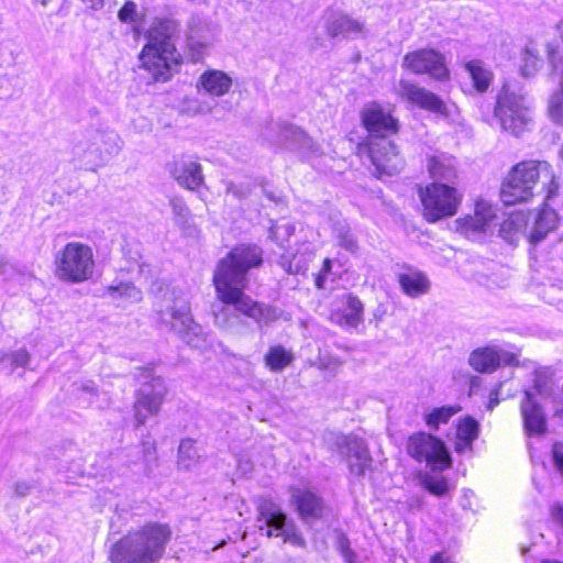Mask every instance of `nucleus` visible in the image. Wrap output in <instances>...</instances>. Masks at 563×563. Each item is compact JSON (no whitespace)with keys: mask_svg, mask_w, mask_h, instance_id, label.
I'll return each instance as SVG.
<instances>
[{"mask_svg":"<svg viewBox=\"0 0 563 563\" xmlns=\"http://www.w3.org/2000/svg\"><path fill=\"white\" fill-rule=\"evenodd\" d=\"M262 262L263 252L260 246L238 245L218 263L213 285L219 300L234 305L236 310L257 322L269 323L279 317L278 311L273 307L254 302L243 292L247 282L246 273L253 267H258Z\"/></svg>","mask_w":563,"mask_h":563,"instance_id":"1","label":"nucleus"},{"mask_svg":"<svg viewBox=\"0 0 563 563\" xmlns=\"http://www.w3.org/2000/svg\"><path fill=\"white\" fill-rule=\"evenodd\" d=\"M180 24L175 19H154L145 32L146 44L140 53L141 68L154 81H167L177 71L181 56L176 49Z\"/></svg>","mask_w":563,"mask_h":563,"instance_id":"2","label":"nucleus"},{"mask_svg":"<svg viewBox=\"0 0 563 563\" xmlns=\"http://www.w3.org/2000/svg\"><path fill=\"white\" fill-rule=\"evenodd\" d=\"M539 183L545 192V201L556 197L559 183L553 167L548 162H520L509 170L505 178L500 199L508 206L528 202L534 196V188Z\"/></svg>","mask_w":563,"mask_h":563,"instance_id":"3","label":"nucleus"},{"mask_svg":"<svg viewBox=\"0 0 563 563\" xmlns=\"http://www.w3.org/2000/svg\"><path fill=\"white\" fill-rule=\"evenodd\" d=\"M170 537L172 531L166 525H145L115 542L109 551V560L111 563H156Z\"/></svg>","mask_w":563,"mask_h":563,"instance_id":"4","label":"nucleus"},{"mask_svg":"<svg viewBox=\"0 0 563 563\" xmlns=\"http://www.w3.org/2000/svg\"><path fill=\"white\" fill-rule=\"evenodd\" d=\"M494 114L501 129L515 136L529 131L533 124V107L530 98L512 82L504 84L497 96Z\"/></svg>","mask_w":563,"mask_h":563,"instance_id":"5","label":"nucleus"},{"mask_svg":"<svg viewBox=\"0 0 563 563\" xmlns=\"http://www.w3.org/2000/svg\"><path fill=\"white\" fill-rule=\"evenodd\" d=\"M157 313L162 323L168 325L188 345L200 347L205 342L201 327L191 317L188 301L175 291L166 292L157 302Z\"/></svg>","mask_w":563,"mask_h":563,"instance_id":"6","label":"nucleus"},{"mask_svg":"<svg viewBox=\"0 0 563 563\" xmlns=\"http://www.w3.org/2000/svg\"><path fill=\"white\" fill-rule=\"evenodd\" d=\"M55 276L73 284L90 279L95 271L92 249L81 242H68L54 256Z\"/></svg>","mask_w":563,"mask_h":563,"instance_id":"7","label":"nucleus"},{"mask_svg":"<svg viewBox=\"0 0 563 563\" xmlns=\"http://www.w3.org/2000/svg\"><path fill=\"white\" fill-rule=\"evenodd\" d=\"M419 197L424 219L434 223L456 214L463 200V192L455 185L433 181L419 189Z\"/></svg>","mask_w":563,"mask_h":563,"instance_id":"8","label":"nucleus"},{"mask_svg":"<svg viewBox=\"0 0 563 563\" xmlns=\"http://www.w3.org/2000/svg\"><path fill=\"white\" fill-rule=\"evenodd\" d=\"M407 452L417 462H424L434 471L451 466V457L442 440L426 432L409 437Z\"/></svg>","mask_w":563,"mask_h":563,"instance_id":"9","label":"nucleus"},{"mask_svg":"<svg viewBox=\"0 0 563 563\" xmlns=\"http://www.w3.org/2000/svg\"><path fill=\"white\" fill-rule=\"evenodd\" d=\"M258 510V529L265 530L266 537H283L284 542L288 541L296 545L303 544L302 537L277 505L264 501L260 505Z\"/></svg>","mask_w":563,"mask_h":563,"instance_id":"10","label":"nucleus"},{"mask_svg":"<svg viewBox=\"0 0 563 563\" xmlns=\"http://www.w3.org/2000/svg\"><path fill=\"white\" fill-rule=\"evenodd\" d=\"M137 391L134 402V420L137 427L145 424L151 416L158 413L164 401L167 388L163 378L148 375Z\"/></svg>","mask_w":563,"mask_h":563,"instance_id":"11","label":"nucleus"},{"mask_svg":"<svg viewBox=\"0 0 563 563\" xmlns=\"http://www.w3.org/2000/svg\"><path fill=\"white\" fill-rule=\"evenodd\" d=\"M402 67L415 74H428L438 80L449 77L443 55L434 49H418L406 54Z\"/></svg>","mask_w":563,"mask_h":563,"instance_id":"12","label":"nucleus"},{"mask_svg":"<svg viewBox=\"0 0 563 563\" xmlns=\"http://www.w3.org/2000/svg\"><path fill=\"white\" fill-rule=\"evenodd\" d=\"M333 450L342 455L349 463L352 474L361 476L371 465L368 450L364 442L352 435H335Z\"/></svg>","mask_w":563,"mask_h":563,"instance_id":"13","label":"nucleus"},{"mask_svg":"<svg viewBox=\"0 0 563 563\" xmlns=\"http://www.w3.org/2000/svg\"><path fill=\"white\" fill-rule=\"evenodd\" d=\"M369 157L379 175H394L404 168V159L396 145L382 137L368 142Z\"/></svg>","mask_w":563,"mask_h":563,"instance_id":"14","label":"nucleus"},{"mask_svg":"<svg viewBox=\"0 0 563 563\" xmlns=\"http://www.w3.org/2000/svg\"><path fill=\"white\" fill-rule=\"evenodd\" d=\"M468 364L476 372L493 373L500 365L517 364V355L501 349L485 346L471 353Z\"/></svg>","mask_w":563,"mask_h":563,"instance_id":"15","label":"nucleus"},{"mask_svg":"<svg viewBox=\"0 0 563 563\" xmlns=\"http://www.w3.org/2000/svg\"><path fill=\"white\" fill-rule=\"evenodd\" d=\"M457 224L465 234L487 233L497 225L496 209L485 200H478L474 213L459 219Z\"/></svg>","mask_w":563,"mask_h":563,"instance_id":"16","label":"nucleus"},{"mask_svg":"<svg viewBox=\"0 0 563 563\" xmlns=\"http://www.w3.org/2000/svg\"><path fill=\"white\" fill-rule=\"evenodd\" d=\"M362 120L371 134L369 141L386 137L397 131L396 120L377 106L363 111Z\"/></svg>","mask_w":563,"mask_h":563,"instance_id":"17","label":"nucleus"},{"mask_svg":"<svg viewBox=\"0 0 563 563\" xmlns=\"http://www.w3.org/2000/svg\"><path fill=\"white\" fill-rule=\"evenodd\" d=\"M523 427L529 435H540L547 430V420L542 408L533 399L531 391H525L520 406Z\"/></svg>","mask_w":563,"mask_h":563,"instance_id":"18","label":"nucleus"},{"mask_svg":"<svg viewBox=\"0 0 563 563\" xmlns=\"http://www.w3.org/2000/svg\"><path fill=\"white\" fill-rule=\"evenodd\" d=\"M328 35L334 37H357L365 35L366 26L362 20L354 19L349 14L335 13L329 20L327 25Z\"/></svg>","mask_w":563,"mask_h":563,"instance_id":"19","label":"nucleus"},{"mask_svg":"<svg viewBox=\"0 0 563 563\" xmlns=\"http://www.w3.org/2000/svg\"><path fill=\"white\" fill-rule=\"evenodd\" d=\"M402 96L411 103L438 113H443L445 106L442 100L431 91L418 87L413 84L401 81L400 82Z\"/></svg>","mask_w":563,"mask_h":563,"instance_id":"20","label":"nucleus"},{"mask_svg":"<svg viewBox=\"0 0 563 563\" xmlns=\"http://www.w3.org/2000/svg\"><path fill=\"white\" fill-rule=\"evenodd\" d=\"M559 222L556 212L548 207L542 208L533 216V221L529 224L527 239L531 244L542 241L549 232L553 231Z\"/></svg>","mask_w":563,"mask_h":563,"instance_id":"21","label":"nucleus"},{"mask_svg":"<svg viewBox=\"0 0 563 563\" xmlns=\"http://www.w3.org/2000/svg\"><path fill=\"white\" fill-rule=\"evenodd\" d=\"M427 168L434 181L455 185L457 169L456 162L452 156L445 154L430 156L427 161Z\"/></svg>","mask_w":563,"mask_h":563,"instance_id":"22","label":"nucleus"},{"mask_svg":"<svg viewBox=\"0 0 563 563\" xmlns=\"http://www.w3.org/2000/svg\"><path fill=\"white\" fill-rule=\"evenodd\" d=\"M73 156L80 166L87 169H93L107 163L101 154V146L95 144L92 134L74 146Z\"/></svg>","mask_w":563,"mask_h":563,"instance_id":"23","label":"nucleus"},{"mask_svg":"<svg viewBox=\"0 0 563 563\" xmlns=\"http://www.w3.org/2000/svg\"><path fill=\"white\" fill-rule=\"evenodd\" d=\"M232 78L222 70L210 69L203 71L198 80L197 88L213 97H222L232 88Z\"/></svg>","mask_w":563,"mask_h":563,"instance_id":"24","label":"nucleus"},{"mask_svg":"<svg viewBox=\"0 0 563 563\" xmlns=\"http://www.w3.org/2000/svg\"><path fill=\"white\" fill-rule=\"evenodd\" d=\"M277 128L279 132L278 142L285 146L312 153L318 151L312 140L301 129L288 123L277 124Z\"/></svg>","mask_w":563,"mask_h":563,"instance_id":"25","label":"nucleus"},{"mask_svg":"<svg viewBox=\"0 0 563 563\" xmlns=\"http://www.w3.org/2000/svg\"><path fill=\"white\" fill-rule=\"evenodd\" d=\"M292 500L297 506L300 517L305 521L317 519L322 514V501L314 493L308 489H295Z\"/></svg>","mask_w":563,"mask_h":563,"instance_id":"26","label":"nucleus"},{"mask_svg":"<svg viewBox=\"0 0 563 563\" xmlns=\"http://www.w3.org/2000/svg\"><path fill=\"white\" fill-rule=\"evenodd\" d=\"M172 173L177 183L189 190L197 189L203 181L201 165L194 161L176 163Z\"/></svg>","mask_w":563,"mask_h":563,"instance_id":"27","label":"nucleus"},{"mask_svg":"<svg viewBox=\"0 0 563 563\" xmlns=\"http://www.w3.org/2000/svg\"><path fill=\"white\" fill-rule=\"evenodd\" d=\"M478 422L470 416L461 418L456 426L454 449L459 453L471 452L473 442L478 438Z\"/></svg>","mask_w":563,"mask_h":563,"instance_id":"28","label":"nucleus"},{"mask_svg":"<svg viewBox=\"0 0 563 563\" xmlns=\"http://www.w3.org/2000/svg\"><path fill=\"white\" fill-rule=\"evenodd\" d=\"M402 291L412 298L424 295L430 289L429 278L421 272L410 271L402 273L398 277Z\"/></svg>","mask_w":563,"mask_h":563,"instance_id":"29","label":"nucleus"},{"mask_svg":"<svg viewBox=\"0 0 563 563\" xmlns=\"http://www.w3.org/2000/svg\"><path fill=\"white\" fill-rule=\"evenodd\" d=\"M529 223L527 216L522 212L511 213L501 224L500 234L505 240L514 242L522 233L527 236Z\"/></svg>","mask_w":563,"mask_h":563,"instance_id":"30","label":"nucleus"},{"mask_svg":"<svg viewBox=\"0 0 563 563\" xmlns=\"http://www.w3.org/2000/svg\"><path fill=\"white\" fill-rule=\"evenodd\" d=\"M107 295L119 306L139 302L142 300V291L130 283H120L117 286H109Z\"/></svg>","mask_w":563,"mask_h":563,"instance_id":"31","label":"nucleus"},{"mask_svg":"<svg viewBox=\"0 0 563 563\" xmlns=\"http://www.w3.org/2000/svg\"><path fill=\"white\" fill-rule=\"evenodd\" d=\"M95 144L101 146V154L106 162L117 155L121 148V139L114 131H96L92 133Z\"/></svg>","mask_w":563,"mask_h":563,"instance_id":"32","label":"nucleus"},{"mask_svg":"<svg viewBox=\"0 0 563 563\" xmlns=\"http://www.w3.org/2000/svg\"><path fill=\"white\" fill-rule=\"evenodd\" d=\"M474 87L477 91L483 92L488 89L493 81V74L487 69L481 60H471L465 64Z\"/></svg>","mask_w":563,"mask_h":563,"instance_id":"33","label":"nucleus"},{"mask_svg":"<svg viewBox=\"0 0 563 563\" xmlns=\"http://www.w3.org/2000/svg\"><path fill=\"white\" fill-rule=\"evenodd\" d=\"M292 360V353L280 345L272 346L265 355V364L273 372L283 371Z\"/></svg>","mask_w":563,"mask_h":563,"instance_id":"34","label":"nucleus"},{"mask_svg":"<svg viewBox=\"0 0 563 563\" xmlns=\"http://www.w3.org/2000/svg\"><path fill=\"white\" fill-rule=\"evenodd\" d=\"M363 303L354 296H347L345 309L342 312V324L347 328H356L363 321Z\"/></svg>","mask_w":563,"mask_h":563,"instance_id":"35","label":"nucleus"},{"mask_svg":"<svg viewBox=\"0 0 563 563\" xmlns=\"http://www.w3.org/2000/svg\"><path fill=\"white\" fill-rule=\"evenodd\" d=\"M461 410L460 406H443L434 408L424 415L426 424L437 430L441 424H445L449 420Z\"/></svg>","mask_w":563,"mask_h":563,"instance_id":"36","label":"nucleus"},{"mask_svg":"<svg viewBox=\"0 0 563 563\" xmlns=\"http://www.w3.org/2000/svg\"><path fill=\"white\" fill-rule=\"evenodd\" d=\"M200 455L192 439H184L178 448V464L189 470L199 462Z\"/></svg>","mask_w":563,"mask_h":563,"instance_id":"37","label":"nucleus"},{"mask_svg":"<svg viewBox=\"0 0 563 563\" xmlns=\"http://www.w3.org/2000/svg\"><path fill=\"white\" fill-rule=\"evenodd\" d=\"M222 305L213 307L214 323L217 327L228 330L233 324V320L238 318V311L232 303H225L220 300Z\"/></svg>","mask_w":563,"mask_h":563,"instance_id":"38","label":"nucleus"},{"mask_svg":"<svg viewBox=\"0 0 563 563\" xmlns=\"http://www.w3.org/2000/svg\"><path fill=\"white\" fill-rule=\"evenodd\" d=\"M547 112L552 122L563 124V89L549 97Z\"/></svg>","mask_w":563,"mask_h":563,"instance_id":"39","label":"nucleus"},{"mask_svg":"<svg viewBox=\"0 0 563 563\" xmlns=\"http://www.w3.org/2000/svg\"><path fill=\"white\" fill-rule=\"evenodd\" d=\"M542 65V59L536 52L527 47L522 53V65L520 66L521 75L525 77H532L537 74Z\"/></svg>","mask_w":563,"mask_h":563,"instance_id":"40","label":"nucleus"},{"mask_svg":"<svg viewBox=\"0 0 563 563\" xmlns=\"http://www.w3.org/2000/svg\"><path fill=\"white\" fill-rule=\"evenodd\" d=\"M295 227L289 222L273 224L269 229V239L276 242L279 246L286 247L285 243L294 234Z\"/></svg>","mask_w":563,"mask_h":563,"instance_id":"41","label":"nucleus"},{"mask_svg":"<svg viewBox=\"0 0 563 563\" xmlns=\"http://www.w3.org/2000/svg\"><path fill=\"white\" fill-rule=\"evenodd\" d=\"M335 240L340 247H343L350 253H355L357 250V242L351 234L350 229L341 225L335 229Z\"/></svg>","mask_w":563,"mask_h":563,"instance_id":"42","label":"nucleus"},{"mask_svg":"<svg viewBox=\"0 0 563 563\" xmlns=\"http://www.w3.org/2000/svg\"><path fill=\"white\" fill-rule=\"evenodd\" d=\"M183 110L189 115L208 114L212 111V104L208 100L192 98L185 101Z\"/></svg>","mask_w":563,"mask_h":563,"instance_id":"43","label":"nucleus"},{"mask_svg":"<svg viewBox=\"0 0 563 563\" xmlns=\"http://www.w3.org/2000/svg\"><path fill=\"white\" fill-rule=\"evenodd\" d=\"M423 485L426 489L435 496H443L448 492V483L443 477L427 476L423 479Z\"/></svg>","mask_w":563,"mask_h":563,"instance_id":"44","label":"nucleus"},{"mask_svg":"<svg viewBox=\"0 0 563 563\" xmlns=\"http://www.w3.org/2000/svg\"><path fill=\"white\" fill-rule=\"evenodd\" d=\"M8 360L13 369L16 367H26L31 361V354L26 349L22 347L8 354Z\"/></svg>","mask_w":563,"mask_h":563,"instance_id":"45","label":"nucleus"},{"mask_svg":"<svg viewBox=\"0 0 563 563\" xmlns=\"http://www.w3.org/2000/svg\"><path fill=\"white\" fill-rule=\"evenodd\" d=\"M137 5L133 1H125L118 12V19L123 23H132L136 21Z\"/></svg>","mask_w":563,"mask_h":563,"instance_id":"46","label":"nucleus"},{"mask_svg":"<svg viewBox=\"0 0 563 563\" xmlns=\"http://www.w3.org/2000/svg\"><path fill=\"white\" fill-rule=\"evenodd\" d=\"M250 187L243 184H235L233 181L225 183L227 195H232L236 199L246 198L250 195Z\"/></svg>","mask_w":563,"mask_h":563,"instance_id":"47","label":"nucleus"},{"mask_svg":"<svg viewBox=\"0 0 563 563\" xmlns=\"http://www.w3.org/2000/svg\"><path fill=\"white\" fill-rule=\"evenodd\" d=\"M552 461L558 472L563 476V442L553 445Z\"/></svg>","mask_w":563,"mask_h":563,"instance_id":"48","label":"nucleus"},{"mask_svg":"<svg viewBox=\"0 0 563 563\" xmlns=\"http://www.w3.org/2000/svg\"><path fill=\"white\" fill-rule=\"evenodd\" d=\"M331 268H332V262L331 260L329 258H325L323 261V265H322V268L319 273V275L317 276L316 278V286L318 288H323L324 287V278L327 276V274H329L331 272Z\"/></svg>","mask_w":563,"mask_h":563,"instance_id":"49","label":"nucleus"},{"mask_svg":"<svg viewBox=\"0 0 563 563\" xmlns=\"http://www.w3.org/2000/svg\"><path fill=\"white\" fill-rule=\"evenodd\" d=\"M31 485L26 482H16L13 486V490L16 496L24 497L31 493Z\"/></svg>","mask_w":563,"mask_h":563,"instance_id":"50","label":"nucleus"},{"mask_svg":"<svg viewBox=\"0 0 563 563\" xmlns=\"http://www.w3.org/2000/svg\"><path fill=\"white\" fill-rule=\"evenodd\" d=\"M499 404V399H498V390H494L490 393L489 395V402H488V409L489 410H493V408L495 406H497Z\"/></svg>","mask_w":563,"mask_h":563,"instance_id":"51","label":"nucleus"},{"mask_svg":"<svg viewBox=\"0 0 563 563\" xmlns=\"http://www.w3.org/2000/svg\"><path fill=\"white\" fill-rule=\"evenodd\" d=\"M81 1L85 2L89 8L93 9V10L100 9L103 5V0H81Z\"/></svg>","mask_w":563,"mask_h":563,"instance_id":"52","label":"nucleus"},{"mask_svg":"<svg viewBox=\"0 0 563 563\" xmlns=\"http://www.w3.org/2000/svg\"><path fill=\"white\" fill-rule=\"evenodd\" d=\"M238 467L243 474H246L252 470V463L250 461L241 460V461H239Z\"/></svg>","mask_w":563,"mask_h":563,"instance_id":"53","label":"nucleus"},{"mask_svg":"<svg viewBox=\"0 0 563 563\" xmlns=\"http://www.w3.org/2000/svg\"><path fill=\"white\" fill-rule=\"evenodd\" d=\"M430 563H451L449 560L444 559L441 553H437L431 558Z\"/></svg>","mask_w":563,"mask_h":563,"instance_id":"54","label":"nucleus"},{"mask_svg":"<svg viewBox=\"0 0 563 563\" xmlns=\"http://www.w3.org/2000/svg\"><path fill=\"white\" fill-rule=\"evenodd\" d=\"M282 265L285 267V271L288 274H297L299 272V268L298 267L294 268L291 263H289L288 265H286L285 263H282Z\"/></svg>","mask_w":563,"mask_h":563,"instance_id":"55","label":"nucleus"},{"mask_svg":"<svg viewBox=\"0 0 563 563\" xmlns=\"http://www.w3.org/2000/svg\"><path fill=\"white\" fill-rule=\"evenodd\" d=\"M5 360H8V354L0 351V362H4Z\"/></svg>","mask_w":563,"mask_h":563,"instance_id":"56","label":"nucleus"},{"mask_svg":"<svg viewBox=\"0 0 563 563\" xmlns=\"http://www.w3.org/2000/svg\"><path fill=\"white\" fill-rule=\"evenodd\" d=\"M344 556H345L347 563H351V553L349 551L344 552Z\"/></svg>","mask_w":563,"mask_h":563,"instance_id":"57","label":"nucleus"},{"mask_svg":"<svg viewBox=\"0 0 563 563\" xmlns=\"http://www.w3.org/2000/svg\"><path fill=\"white\" fill-rule=\"evenodd\" d=\"M5 265L4 258L0 256V269H2Z\"/></svg>","mask_w":563,"mask_h":563,"instance_id":"58","label":"nucleus"},{"mask_svg":"<svg viewBox=\"0 0 563 563\" xmlns=\"http://www.w3.org/2000/svg\"><path fill=\"white\" fill-rule=\"evenodd\" d=\"M84 389L89 390V391H95V388L90 385H85Z\"/></svg>","mask_w":563,"mask_h":563,"instance_id":"59","label":"nucleus"}]
</instances>
